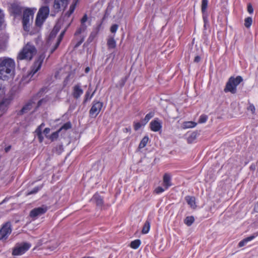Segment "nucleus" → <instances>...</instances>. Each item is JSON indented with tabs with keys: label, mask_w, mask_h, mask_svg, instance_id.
I'll return each mask as SVG.
<instances>
[{
	"label": "nucleus",
	"mask_w": 258,
	"mask_h": 258,
	"mask_svg": "<svg viewBox=\"0 0 258 258\" xmlns=\"http://www.w3.org/2000/svg\"><path fill=\"white\" fill-rule=\"evenodd\" d=\"M36 53L37 49L35 47L30 43H27L19 52L17 56V59L30 60L36 55Z\"/></svg>",
	"instance_id": "2"
},
{
	"label": "nucleus",
	"mask_w": 258,
	"mask_h": 258,
	"mask_svg": "<svg viewBox=\"0 0 258 258\" xmlns=\"http://www.w3.org/2000/svg\"><path fill=\"white\" fill-rule=\"evenodd\" d=\"M88 20V16L87 14H85L81 20V24H86V22Z\"/></svg>",
	"instance_id": "45"
},
{
	"label": "nucleus",
	"mask_w": 258,
	"mask_h": 258,
	"mask_svg": "<svg viewBox=\"0 0 258 258\" xmlns=\"http://www.w3.org/2000/svg\"><path fill=\"white\" fill-rule=\"evenodd\" d=\"M72 127V124L70 122L65 123L59 129V131L62 130L67 131Z\"/></svg>",
	"instance_id": "34"
},
{
	"label": "nucleus",
	"mask_w": 258,
	"mask_h": 258,
	"mask_svg": "<svg viewBox=\"0 0 258 258\" xmlns=\"http://www.w3.org/2000/svg\"><path fill=\"white\" fill-rule=\"evenodd\" d=\"M10 101L7 99H4L0 100V111H5L7 108Z\"/></svg>",
	"instance_id": "21"
},
{
	"label": "nucleus",
	"mask_w": 258,
	"mask_h": 258,
	"mask_svg": "<svg viewBox=\"0 0 258 258\" xmlns=\"http://www.w3.org/2000/svg\"><path fill=\"white\" fill-rule=\"evenodd\" d=\"M49 209V207L45 205H43L40 207H36L31 210L29 213V216L33 220H35L38 217L44 215Z\"/></svg>",
	"instance_id": "7"
},
{
	"label": "nucleus",
	"mask_w": 258,
	"mask_h": 258,
	"mask_svg": "<svg viewBox=\"0 0 258 258\" xmlns=\"http://www.w3.org/2000/svg\"><path fill=\"white\" fill-rule=\"evenodd\" d=\"M252 20L251 17H247L244 20V26L246 28H249L251 25Z\"/></svg>",
	"instance_id": "36"
},
{
	"label": "nucleus",
	"mask_w": 258,
	"mask_h": 258,
	"mask_svg": "<svg viewBox=\"0 0 258 258\" xmlns=\"http://www.w3.org/2000/svg\"><path fill=\"white\" fill-rule=\"evenodd\" d=\"M6 201H7V199L6 198L5 199H4V200L3 201V202H2V203H5V202H6Z\"/></svg>",
	"instance_id": "57"
},
{
	"label": "nucleus",
	"mask_w": 258,
	"mask_h": 258,
	"mask_svg": "<svg viewBox=\"0 0 258 258\" xmlns=\"http://www.w3.org/2000/svg\"><path fill=\"white\" fill-rule=\"evenodd\" d=\"M194 221L195 218L193 216H188L184 220V223L188 226L191 225Z\"/></svg>",
	"instance_id": "28"
},
{
	"label": "nucleus",
	"mask_w": 258,
	"mask_h": 258,
	"mask_svg": "<svg viewBox=\"0 0 258 258\" xmlns=\"http://www.w3.org/2000/svg\"><path fill=\"white\" fill-rule=\"evenodd\" d=\"M150 127L151 131L155 132H158L162 128V121L158 118H155L150 122Z\"/></svg>",
	"instance_id": "11"
},
{
	"label": "nucleus",
	"mask_w": 258,
	"mask_h": 258,
	"mask_svg": "<svg viewBox=\"0 0 258 258\" xmlns=\"http://www.w3.org/2000/svg\"><path fill=\"white\" fill-rule=\"evenodd\" d=\"M43 125V123H42L36 130V132L38 138L40 141V142H42L43 140V137L41 133L40 127Z\"/></svg>",
	"instance_id": "30"
},
{
	"label": "nucleus",
	"mask_w": 258,
	"mask_h": 258,
	"mask_svg": "<svg viewBox=\"0 0 258 258\" xmlns=\"http://www.w3.org/2000/svg\"><path fill=\"white\" fill-rule=\"evenodd\" d=\"M96 91V89H95L93 91V92L90 95V88H88V91L86 92V94L85 95L84 103H85L88 100H89L91 99V98L94 96Z\"/></svg>",
	"instance_id": "24"
},
{
	"label": "nucleus",
	"mask_w": 258,
	"mask_h": 258,
	"mask_svg": "<svg viewBox=\"0 0 258 258\" xmlns=\"http://www.w3.org/2000/svg\"><path fill=\"white\" fill-rule=\"evenodd\" d=\"M247 110L250 111L252 114L255 113V108L252 104H249Z\"/></svg>",
	"instance_id": "40"
},
{
	"label": "nucleus",
	"mask_w": 258,
	"mask_h": 258,
	"mask_svg": "<svg viewBox=\"0 0 258 258\" xmlns=\"http://www.w3.org/2000/svg\"><path fill=\"white\" fill-rule=\"evenodd\" d=\"M141 243L140 240L136 239L131 242L130 246L132 248L137 249L140 246Z\"/></svg>",
	"instance_id": "29"
},
{
	"label": "nucleus",
	"mask_w": 258,
	"mask_h": 258,
	"mask_svg": "<svg viewBox=\"0 0 258 258\" xmlns=\"http://www.w3.org/2000/svg\"><path fill=\"white\" fill-rule=\"evenodd\" d=\"M49 13V8L48 6H44L41 7L38 11L36 19V25L40 26L48 16Z\"/></svg>",
	"instance_id": "3"
},
{
	"label": "nucleus",
	"mask_w": 258,
	"mask_h": 258,
	"mask_svg": "<svg viewBox=\"0 0 258 258\" xmlns=\"http://www.w3.org/2000/svg\"><path fill=\"white\" fill-rule=\"evenodd\" d=\"M85 73H88L89 71H90V68L89 67H87L86 69H85Z\"/></svg>",
	"instance_id": "53"
},
{
	"label": "nucleus",
	"mask_w": 258,
	"mask_h": 258,
	"mask_svg": "<svg viewBox=\"0 0 258 258\" xmlns=\"http://www.w3.org/2000/svg\"><path fill=\"white\" fill-rule=\"evenodd\" d=\"M83 93V90L80 85H75L73 88L72 95L74 98L78 99Z\"/></svg>",
	"instance_id": "12"
},
{
	"label": "nucleus",
	"mask_w": 258,
	"mask_h": 258,
	"mask_svg": "<svg viewBox=\"0 0 258 258\" xmlns=\"http://www.w3.org/2000/svg\"><path fill=\"white\" fill-rule=\"evenodd\" d=\"M164 191V189L161 187V186H158L157 187L155 190V191L156 194H160V193H162L163 192V191Z\"/></svg>",
	"instance_id": "44"
},
{
	"label": "nucleus",
	"mask_w": 258,
	"mask_h": 258,
	"mask_svg": "<svg viewBox=\"0 0 258 258\" xmlns=\"http://www.w3.org/2000/svg\"><path fill=\"white\" fill-rule=\"evenodd\" d=\"M247 11L250 14H252L253 12L252 6L250 3L247 5Z\"/></svg>",
	"instance_id": "46"
},
{
	"label": "nucleus",
	"mask_w": 258,
	"mask_h": 258,
	"mask_svg": "<svg viewBox=\"0 0 258 258\" xmlns=\"http://www.w3.org/2000/svg\"><path fill=\"white\" fill-rule=\"evenodd\" d=\"M149 141V138L148 136H145L141 140L139 145V149H142L144 148L146 145Z\"/></svg>",
	"instance_id": "27"
},
{
	"label": "nucleus",
	"mask_w": 258,
	"mask_h": 258,
	"mask_svg": "<svg viewBox=\"0 0 258 258\" xmlns=\"http://www.w3.org/2000/svg\"><path fill=\"white\" fill-rule=\"evenodd\" d=\"M201 60V57L199 56H196L195 57L194 61L195 62H199Z\"/></svg>",
	"instance_id": "47"
},
{
	"label": "nucleus",
	"mask_w": 258,
	"mask_h": 258,
	"mask_svg": "<svg viewBox=\"0 0 258 258\" xmlns=\"http://www.w3.org/2000/svg\"><path fill=\"white\" fill-rule=\"evenodd\" d=\"M208 0H202V6H201V10L203 14L206 12V9L208 7Z\"/></svg>",
	"instance_id": "33"
},
{
	"label": "nucleus",
	"mask_w": 258,
	"mask_h": 258,
	"mask_svg": "<svg viewBox=\"0 0 258 258\" xmlns=\"http://www.w3.org/2000/svg\"><path fill=\"white\" fill-rule=\"evenodd\" d=\"M50 132V128H45L43 131L44 133L45 134H48Z\"/></svg>",
	"instance_id": "48"
},
{
	"label": "nucleus",
	"mask_w": 258,
	"mask_h": 258,
	"mask_svg": "<svg viewBox=\"0 0 258 258\" xmlns=\"http://www.w3.org/2000/svg\"><path fill=\"white\" fill-rule=\"evenodd\" d=\"M60 132V131H59V130L55 132H53L49 137V139L51 140V141H53L56 140L58 138V135Z\"/></svg>",
	"instance_id": "35"
},
{
	"label": "nucleus",
	"mask_w": 258,
	"mask_h": 258,
	"mask_svg": "<svg viewBox=\"0 0 258 258\" xmlns=\"http://www.w3.org/2000/svg\"><path fill=\"white\" fill-rule=\"evenodd\" d=\"M10 11L15 16H19L22 12V8L19 4L13 3L11 5Z\"/></svg>",
	"instance_id": "14"
},
{
	"label": "nucleus",
	"mask_w": 258,
	"mask_h": 258,
	"mask_svg": "<svg viewBox=\"0 0 258 258\" xmlns=\"http://www.w3.org/2000/svg\"><path fill=\"white\" fill-rule=\"evenodd\" d=\"M185 200L191 208L193 209L196 208V199L194 197L187 196L185 197Z\"/></svg>",
	"instance_id": "16"
},
{
	"label": "nucleus",
	"mask_w": 258,
	"mask_h": 258,
	"mask_svg": "<svg viewBox=\"0 0 258 258\" xmlns=\"http://www.w3.org/2000/svg\"><path fill=\"white\" fill-rule=\"evenodd\" d=\"M107 45L108 49L115 48L116 45V41L114 38L112 36H109L107 41Z\"/></svg>",
	"instance_id": "20"
},
{
	"label": "nucleus",
	"mask_w": 258,
	"mask_h": 258,
	"mask_svg": "<svg viewBox=\"0 0 258 258\" xmlns=\"http://www.w3.org/2000/svg\"><path fill=\"white\" fill-rule=\"evenodd\" d=\"M118 26L117 24H114L111 26L110 28V31L112 33H115L116 32L117 29H118Z\"/></svg>",
	"instance_id": "42"
},
{
	"label": "nucleus",
	"mask_w": 258,
	"mask_h": 258,
	"mask_svg": "<svg viewBox=\"0 0 258 258\" xmlns=\"http://www.w3.org/2000/svg\"><path fill=\"white\" fill-rule=\"evenodd\" d=\"M60 44V42H57L56 44H55V46L54 47V48H53V49L51 51V53H52L57 48V47L58 46V45H59Z\"/></svg>",
	"instance_id": "49"
},
{
	"label": "nucleus",
	"mask_w": 258,
	"mask_h": 258,
	"mask_svg": "<svg viewBox=\"0 0 258 258\" xmlns=\"http://www.w3.org/2000/svg\"><path fill=\"white\" fill-rule=\"evenodd\" d=\"M228 80H232L231 83L237 88V86L242 82L243 79L241 76H238L236 78L231 77Z\"/></svg>",
	"instance_id": "22"
},
{
	"label": "nucleus",
	"mask_w": 258,
	"mask_h": 258,
	"mask_svg": "<svg viewBox=\"0 0 258 258\" xmlns=\"http://www.w3.org/2000/svg\"><path fill=\"white\" fill-rule=\"evenodd\" d=\"M142 122H136L134 124V129L136 131L138 130L142 125Z\"/></svg>",
	"instance_id": "43"
},
{
	"label": "nucleus",
	"mask_w": 258,
	"mask_h": 258,
	"mask_svg": "<svg viewBox=\"0 0 258 258\" xmlns=\"http://www.w3.org/2000/svg\"><path fill=\"white\" fill-rule=\"evenodd\" d=\"M44 4H48L49 3L50 0H42Z\"/></svg>",
	"instance_id": "54"
},
{
	"label": "nucleus",
	"mask_w": 258,
	"mask_h": 258,
	"mask_svg": "<svg viewBox=\"0 0 258 258\" xmlns=\"http://www.w3.org/2000/svg\"><path fill=\"white\" fill-rule=\"evenodd\" d=\"M31 247V244L27 242L17 243L13 248V255H21L25 253Z\"/></svg>",
	"instance_id": "6"
},
{
	"label": "nucleus",
	"mask_w": 258,
	"mask_h": 258,
	"mask_svg": "<svg viewBox=\"0 0 258 258\" xmlns=\"http://www.w3.org/2000/svg\"><path fill=\"white\" fill-rule=\"evenodd\" d=\"M91 200L95 202L97 206H101L103 204V199L98 194H95L92 197Z\"/></svg>",
	"instance_id": "19"
},
{
	"label": "nucleus",
	"mask_w": 258,
	"mask_h": 258,
	"mask_svg": "<svg viewBox=\"0 0 258 258\" xmlns=\"http://www.w3.org/2000/svg\"><path fill=\"white\" fill-rule=\"evenodd\" d=\"M257 235L258 234H253V235L243 239L242 240L239 242V247H241L244 246L248 242L253 240Z\"/></svg>",
	"instance_id": "17"
},
{
	"label": "nucleus",
	"mask_w": 258,
	"mask_h": 258,
	"mask_svg": "<svg viewBox=\"0 0 258 258\" xmlns=\"http://www.w3.org/2000/svg\"><path fill=\"white\" fill-rule=\"evenodd\" d=\"M208 119V116L206 115L203 114L200 116L199 119V122L200 123H205L206 122Z\"/></svg>",
	"instance_id": "38"
},
{
	"label": "nucleus",
	"mask_w": 258,
	"mask_h": 258,
	"mask_svg": "<svg viewBox=\"0 0 258 258\" xmlns=\"http://www.w3.org/2000/svg\"><path fill=\"white\" fill-rule=\"evenodd\" d=\"M11 146H9L7 147H6L5 149V150L6 151V152H8L10 151V149H11Z\"/></svg>",
	"instance_id": "51"
},
{
	"label": "nucleus",
	"mask_w": 258,
	"mask_h": 258,
	"mask_svg": "<svg viewBox=\"0 0 258 258\" xmlns=\"http://www.w3.org/2000/svg\"><path fill=\"white\" fill-rule=\"evenodd\" d=\"M60 44V42H57L56 44H55V46L54 47V48H53V49L51 51V53H52L57 48V47L58 46V45H59Z\"/></svg>",
	"instance_id": "50"
},
{
	"label": "nucleus",
	"mask_w": 258,
	"mask_h": 258,
	"mask_svg": "<svg viewBox=\"0 0 258 258\" xmlns=\"http://www.w3.org/2000/svg\"><path fill=\"white\" fill-rule=\"evenodd\" d=\"M38 94L36 96H34L31 99H30L21 109V110L18 112L19 115H22L24 113H27L29 111L32 109L34 104H35Z\"/></svg>",
	"instance_id": "9"
},
{
	"label": "nucleus",
	"mask_w": 258,
	"mask_h": 258,
	"mask_svg": "<svg viewBox=\"0 0 258 258\" xmlns=\"http://www.w3.org/2000/svg\"><path fill=\"white\" fill-rule=\"evenodd\" d=\"M154 113L153 112H149L145 117V118L142 120L143 125L147 124L149 120L154 116Z\"/></svg>",
	"instance_id": "25"
},
{
	"label": "nucleus",
	"mask_w": 258,
	"mask_h": 258,
	"mask_svg": "<svg viewBox=\"0 0 258 258\" xmlns=\"http://www.w3.org/2000/svg\"><path fill=\"white\" fill-rule=\"evenodd\" d=\"M197 123L194 121H187L185 122L183 124V127L185 128H192L196 126Z\"/></svg>",
	"instance_id": "31"
},
{
	"label": "nucleus",
	"mask_w": 258,
	"mask_h": 258,
	"mask_svg": "<svg viewBox=\"0 0 258 258\" xmlns=\"http://www.w3.org/2000/svg\"><path fill=\"white\" fill-rule=\"evenodd\" d=\"M163 184L165 189L168 188L171 185V177L169 174L165 173L163 176Z\"/></svg>",
	"instance_id": "18"
},
{
	"label": "nucleus",
	"mask_w": 258,
	"mask_h": 258,
	"mask_svg": "<svg viewBox=\"0 0 258 258\" xmlns=\"http://www.w3.org/2000/svg\"><path fill=\"white\" fill-rule=\"evenodd\" d=\"M15 62L14 59L6 57L0 58V79L7 80L15 74Z\"/></svg>",
	"instance_id": "1"
},
{
	"label": "nucleus",
	"mask_w": 258,
	"mask_h": 258,
	"mask_svg": "<svg viewBox=\"0 0 258 258\" xmlns=\"http://www.w3.org/2000/svg\"><path fill=\"white\" fill-rule=\"evenodd\" d=\"M102 106V102L94 100L92 103V106L89 111L90 115L96 117L100 112Z\"/></svg>",
	"instance_id": "8"
},
{
	"label": "nucleus",
	"mask_w": 258,
	"mask_h": 258,
	"mask_svg": "<svg viewBox=\"0 0 258 258\" xmlns=\"http://www.w3.org/2000/svg\"><path fill=\"white\" fill-rule=\"evenodd\" d=\"M12 231V223L8 221L3 224L0 229V240H6Z\"/></svg>",
	"instance_id": "5"
},
{
	"label": "nucleus",
	"mask_w": 258,
	"mask_h": 258,
	"mask_svg": "<svg viewBox=\"0 0 258 258\" xmlns=\"http://www.w3.org/2000/svg\"><path fill=\"white\" fill-rule=\"evenodd\" d=\"M89 88H90V93H91V92L92 89H91V87H90V86H89Z\"/></svg>",
	"instance_id": "58"
},
{
	"label": "nucleus",
	"mask_w": 258,
	"mask_h": 258,
	"mask_svg": "<svg viewBox=\"0 0 258 258\" xmlns=\"http://www.w3.org/2000/svg\"><path fill=\"white\" fill-rule=\"evenodd\" d=\"M68 4V0H54L53 7L59 11L61 8H66Z\"/></svg>",
	"instance_id": "13"
},
{
	"label": "nucleus",
	"mask_w": 258,
	"mask_h": 258,
	"mask_svg": "<svg viewBox=\"0 0 258 258\" xmlns=\"http://www.w3.org/2000/svg\"><path fill=\"white\" fill-rule=\"evenodd\" d=\"M62 38V37H60V36H59V38L58 39L57 42H60V41H61Z\"/></svg>",
	"instance_id": "56"
},
{
	"label": "nucleus",
	"mask_w": 258,
	"mask_h": 258,
	"mask_svg": "<svg viewBox=\"0 0 258 258\" xmlns=\"http://www.w3.org/2000/svg\"><path fill=\"white\" fill-rule=\"evenodd\" d=\"M87 26L86 24H81L80 26L77 28L75 32V35L78 36L82 33H84L87 30Z\"/></svg>",
	"instance_id": "23"
},
{
	"label": "nucleus",
	"mask_w": 258,
	"mask_h": 258,
	"mask_svg": "<svg viewBox=\"0 0 258 258\" xmlns=\"http://www.w3.org/2000/svg\"><path fill=\"white\" fill-rule=\"evenodd\" d=\"M232 80H228L227 82L224 91L225 93L230 92L232 94H235L236 92L237 89L235 86L231 83Z\"/></svg>",
	"instance_id": "15"
},
{
	"label": "nucleus",
	"mask_w": 258,
	"mask_h": 258,
	"mask_svg": "<svg viewBox=\"0 0 258 258\" xmlns=\"http://www.w3.org/2000/svg\"><path fill=\"white\" fill-rule=\"evenodd\" d=\"M4 22V14L3 11L0 10V27L2 26L3 23Z\"/></svg>",
	"instance_id": "41"
},
{
	"label": "nucleus",
	"mask_w": 258,
	"mask_h": 258,
	"mask_svg": "<svg viewBox=\"0 0 258 258\" xmlns=\"http://www.w3.org/2000/svg\"><path fill=\"white\" fill-rule=\"evenodd\" d=\"M81 43V42H79V43L77 45V46L79 45V44H80Z\"/></svg>",
	"instance_id": "59"
},
{
	"label": "nucleus",
	"mask_w": 258,
	"mask_h": 258,
	"mask_svg": "<svg viewBox=\"0 0 258 258\" xmlns=\"http://www.w3.org/2000/svg\"><path fill=\"white\" fill-rule=\"evenodd\" d=\"M123 131L124 132H131V128H125L123 129Z\"/></svg>",
	"instance_id": "52"
},
{
	"label": "nucleus",
	"mask_w": 258,
	"mask_h": 258,
	"mask_svg": "<svg viewBox=\"0 0 258 258\" xmlns=\"http://www.w3.org/2000/svg\"><path fill=\"white\" fill-rule=\"evenodd\" d=\"M47 100H48L46 98H43L39 100L37 103L36 106L35 107V110H36L38 108L41 106L42 104H45L47 102Z\"/></svg>",
	"instance_id": "37"
},
{
	"label": "nucleus",
	"mask_w": 258,
	"mask_h": 258,
	"mask_svg": "<svg viewBox=\"0 0 258 258\" xmlns=\"http://www.w3.org/2000/svg\"><path fill=\"white\" fill-rule=\"evenodd\" d=\"M34 12L29 9H26L23 12L22 22L25 31H28L29 27L32 22Z\"/></svg>",
	"instance_id": "4"
},
{
	"label": "nucleus",
	"mask_w": 258,
	"mask_h": 258,
	"mask_svg": "<svg viewBox=\"0 0 258 258\" xmlns=\"http://www.w3.org/2000/svg\"><path fill=\"white\" fill-rule=\"evenodd\" d=\"M150 228V222L149 220H147L145 222V223L144 225V226L143 227L142 231V233L143 234H147L149 231Z\"/></svg>",
	"instance_id": "26"
},
{
	"label": "nucleus",
	"mask_w": 258,
	"mask_h": 258,
	"mask_svg": "<svg viewBox=\"0 0 258 258\" xmlns=\"http://www.w3.org/2000/svg\"><path fill=\"white\" fill-rule=\"evenodd\" d=\"M76 7V3H73L70 7L69 10L67 12V15L68 17H70L74 12Z\"/></svg>",
	"instance_id": "32"
},
{
	"label": "nucleus",
	"mask_w": 258,
	"mask_h": 258,
	"mask_svg": "<svg viewBox=\"0 0 258 258\" xmlns=\"http://www.w3.org/2000/svg\"><path fill=\"white\" fill-rule=\"evenodd\" d=\"M64 32H64V31L60 33V35H59L60 37H62V38L63 37V35H64Z\"/></svg>",
	"instance_id": "55"
},
{
	"label": "nucleus",
	"mask_w": 258,
	"mask_h": 258,
	"mask_svg": "<svg viewBox=\"0 0 258 258\" xmlns=\"http://www.w3.org/2000/svg\"><path fill=\"white\" fill-rule=\"evenodd\" d=\"M42 187V185H41L40 186H37L34 187L32 190L30 191L28 193V195L36 194L37 192Z\"/></svg>",
	"instance_id": "39"
},
{
	"label": "nucleus",
	"mask_w": 258,
	"mask_h": 258,
	"mask_svg": "<svg viewBox=\"0 0 258 258\" xmlns=\"http://www.w3.org/2000/svg\"><path fill=\"white\" fill-rule=\"evenodd\" d=\"M43 59L39 57L34 63L32 67L31 70L28 74V76L32 77L41 68Z\"/></svg>",
	"instance_id": "10"
}]
</instances>
